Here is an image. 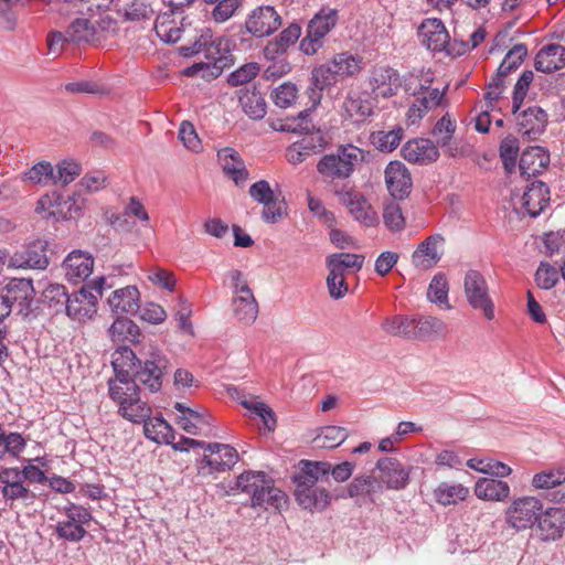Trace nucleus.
Segmentation results:
<instances>
[{
    "instance_id": "52",
    "label": "nucleus",
    "mask_w": 565,
    "mask_h": 565,
    "mask_svg": "<svg viewBox=\"0 0 565 565\" xmlns=\"http://www.w3.org/2000/svg\"><path fill=\"white\" fill-rule=\"evenodd\" d=\"M212 4L211 19L216 23H224L235 15L242 7V0H203Z\"/></svg>"
},
{
    "instance_id": "9",
    "label": "nucleus",
    "mask_w": 565,
    "mask_h": 565,
    "mask_svg": "<svg viewBox=\"0 0 565 565\" xmlns=\"http://www.w3.org/2000/svg\"><path fill=\"white\" fill-rule=\"evenodd\" d=\"M463 291L472 309L481 311L487 320L494 319V302L490 297L488 282L479 270L469 269L466 273Z\"/></svg>"
},
{
    "instance_id": "44",
    "label": "nucleus",
    "mask_w": 565,
    "mask_h": 565,
    "mask_svg": "<svg viewBox=\"0 0 565 565\" xmlns=\"http://www.w3.org/2000/svg\"><path fill=\"white\" fill-rule=\"evenodd\" d=\"M382 491V484L373 476H358L348 486V495L366 497L374 502V495Z\"/></svg>"
},
{
    "instance_id": "40",
    "label": "nucleus",
    "mask_w": 565,
    "mask_h": 565,
    "mask_svg": "<svg viewBox=\"0 0 565 565\" xmlns=\"http://www.w3.org/2000/svg\"><path fill=\"white\" fill-rule=\"evenodd\" d=\"M446 332L445 322L433 316L415 315L414 340L428 341Z\"/></svg>"
},
{
    "instance_id": "38",
    "label": "nucleus",
    "mask_w": 565,
    "mask_h": 565,
    "mask_svg": "<svg viewBox=\"0 0 565 565\" xmlns=\"http://www.w3.org/2000/svg\"><path fill=\"white\" fill-rule=\"evenodd\" d=\"M141 424H143L145 436L157 444L170 445L175 438L173 427L162 417L151 418L150 416Z\"/></svg>"
},
{
    "instance_id": "49",
    "label": "nucleus",
    "mask_w": 565,
    "mask_h": 565,
    "mask_svg": "<svg viewBox=\"0 0 565 565\" xmlns=\"http://www.w3.org/2000/svg\"><path fill=\"white\" fill-rule=\"evenodd\" d=\"M343 108L354 122H363L373 115L371 103L360 96H348L343 103Z\"/></svg>"
},
{
    "instance_id": "61",
    "label": "nucleus",
    "mask_w": 565,
    "mask_h": 565,
    "mask_svg": "<svg viewBox=\"0 0 565 565\" xmlns=\"http://www.w3.org/2000/svg\"><path fill=\"white\" fill-rule=\"evenodd\" d=\"M448 290L449 286L446 275L444 273H437L428 286L427 298L429 301L437 305L445 303L448 300Z\"/></svg>"
},
{
    "instance_id": "51",
    "label": "nucleus",
    "mask_w": 565,
    "mask_h": 565,
    "mask_svg": "<svg viewBox=\"0 0 565 565\" xmlns=\"http://www.w3.org/2000/svg\"><path fill=\"white\" fill-rule=\"evenodd\" d=\"M170 13L158 14L154 21V31L164 43H175L181 39L182 29L170 21Z\"/></svg>"
},
{
    "instance_id": "12",
    "label": "nucleus",
    "mask_w": 565,
    "mask_h": 565,
    "mask_svg": "<svg viewBox=\"0 0 565 565\" xmlns=\"http://www.w3.org/2000/svg\"><path fill=\"white\" fill-rule=\"evenodd\" d=\"M96 28L88 18L75 19L65 32L53 31L49 35V49L51 52H57L63 43L73 44L89 43L95 39Z\"/></svg>"
},
{
    "instance_id": "29",
    "label": "nucleus",
    "mask_w": 565,
    "mask_h": 565,
    "mask_svg": "<svg viewBox=\"0 0 565 565\" xmlns=\"http://www.w3.org/2000/svg\"><path fill=\"white\" fill-rule=\"evenodd\" d=\"M65 277L70 282L78 284L84 281L93 271L94 258L90 254L82 250H73L63 262Z\"/></svg>"
},
{
    "instance_id": "23",
    "label": "nucleus",
    "mask_w": 565,
    "mask_h": 565,
    "mask_svg": "<svg viewBox=\"0 0 565 565\" xmlns=\"http://www.w3.org/2000/svg\"><path fill=\"white\" fill-rule=\"evenodd\" d=\"M326 145L327 141L321 134L307 135L286 149V159L290 164H300L310 157L321 152Z\"/></svg>"
},
{
    "instance_id": "47",
    "label": "nucleus",
    "mask_w": 565,
    "mask_h": 565,
    "mask_svg": "<svg viewBox=\"0 0 565 565\" xmlns=\"http://www.w3.org/2000/svg\"><path fill=\"white\" fill-rule=\"evenodd\" d=\"M330 62L340 79L355 76L362 70V58L349 52L335 54Z\"/></svg>"
},
{
    "instance_id": "42",
    "label": "nucleus",
    "mask_w": 565,
    "mask_h": 565,
    "mask_svg": "<svg viewBox=\"0 0 565 565\" xmlns=\"http://www.w3.org/2000/svg\"><path fill=\"white\" fill-rule=\"evenodd\" d=\"M381 327L386 333L393 337L414 340L415 315H396L387 317L383 320Z\"/></svg>"
},
{
    "instance_id": "27",
    "label": "nucleus",
    "mask_w": 565,
    "mask_h": 565,
    "mask_svg": "<svg viewBox=\"0 0 565 565\" xmlns=\"http://www.w3.org/2000/svg\"><path fill=\"white\" fill-rule=\"evenodd\" d=\"M174 408L180 413L175 419L177 424L188 434L200 435L211 426L213 418L205 408L192 409L180 402L174 404Z\"/></svg>"
},
{
    "instance_id": "16",
    "label": "nucleus",
    "mask_w": 565,
    "mask_h": 565,
    "mask_svg": "<svg viewBox=\"0 0 565 565\" xmlns=\"http://www.w3.org/2000/svg\"><path fill=\"white\" fill-rule=\"evenodd\" d=\"M281 25V17L273 6H259L246 17L245 29L255 38L271 35Z\"/></svg>"
},
{
    "instance_id": "63",
    "label": "nucleus",
    "mask_w": 565,
    "mask_h": 565,
    "mask_svg": "<svg viewBox=\"0 0 565 565\" xmlns=\"http://www.w3.org/2000/svg\"><path fill=\"white\" fill-rule=\"evenodd\" d=\"M559 280V271L547 262H541L536 273L535 282L541 289H552Z\"/></svg>"
},
{
    "instance_id": "45",
    "label": "nucleus",
    "mask_w": 565,
    "mask_h": 565,
    "mask_svg": "<svg viewBox=\"0 0 565 565\" xmlns=\"http://www.w3.org/2000/svg\"><path fill=\"white\" fill-rule=\"evenodd\" d=\"M108 335L115 343L134 342L139 335V328L132 320L119 317L109 327Z\"/></svg>"
},
{
    "instance_id": "41",
    "label": "nucleus",
    "mask_w": 565,
    "mask_h": 565,
    "mask_svg": "<svg viewBox=\"0 0 565 565\" xmlns=\"http://www.w3.org/2000/svg\"><path fill=\"white\" fill-rule=\"evenodd\" d=\"M239 104L244 113L253 120H259L266 115L265 98L255 87L252 90H239Z\"/></svg>"
},
{
    "instance_id": "20",
    "label": "nucleus",
    "mask_w": 565,
    "mask_h": 565,
    "mask_svg": "<svg viewBox=\"0 0 565 565\" xmlns=\"http://www.w3.org/2000/svg\"><path fill=\"white\" fill-rule=\"evenodd\" d=\"M381 481L387 489L402 490L409 483L411 467L404 466L394 457H383L376 462Z\"/></svg>"
},
{
    "instance_id": "8",
    "label": "nucleus",
    "mask_w": 565,
    "mask_h": 565,
    "mask_svg": "<svg viewBox=\"0 0 565 565\" xmlns=\"http://www.w3.org/2000/svg\"><path fill=\"white\" fill-rule=\"evenodd\" d=\"M338 10L321 8L308 22L306 35L300 41L299 49L306 55L316 54L323 45L326 35L338 23Z\"/></svg>"
},
{
    "instance_id": "21",
    "label": "nucleus",
    "mask_w": 565,
    "mask_h": 565,
    "mask_svg": "<svg viewBox=\"0 0 565 565\" xmlns=\"http://www.w3.org/2000/svg\"><path fill=\"white\" fill-rule=\"evenodd\" d=\"M369 85L375 97L395 96L402 85L398 72L390 66H377L371 72Z\"/></svg>"
},
{
    "instance_id": "59",
    "label": "nucleus",
    "mask_w": 565,
    "mask_h": 565,
    "mask_svg": "<svg viewBox=\"0 0 565 565\" xmlns=\"http://www.w3.org/2000/svg\"><path fill=\"white\" fill-rule=\"evenodd\" d=\"M349 434L345 428L340 426H326L321 429L316 440L320 447L323 448H335L340 446Z\"/></svg>"
},
{
    "instance_id": "31",
    "label": "nucleus",
    "mask_w": 565,
    "mask_h": 565,
    "mask_svg": "<svg viewBox=\"0 0 565 565\" xmlns=\"http://www.w3.org/2000/svg\"><path fill=\"white\" fill-rule=\"evenodd\" d=\"M537 530L543 541H555L562 537L565 530V510L548 508L537 518Z\"/></svg>"
},
{
    "instance_id": "1",
    "label": "nucleus",
    "mask_w": 565,
    "mask_h": 565,
    "mask_svg": "<svg viewBox=\"0 0 565 565\" xmlns=\"http://www.w3.org/2000/svg\"><path fill=\"white\" fill-rule=\"evenodd\" d=\"M180 54L191 57L204 53L206 62L195 63L184 70V75H200L206 81L217 78L225 68L233 64L230 41L223 36H214L210 29L202 30L200 36L191 45H182Z\"/></svg>"
},
{
    "instance_id": "18",
    "label": "nucleus",
    "mask_w": 565,
    "mask_h": 565,
    "mask_svg": "<svg viewBox=\"0 0 565 565\" xmlns=\"http://www.w3.org/2000/svg\"><path fill=\"white\" fill-rule=\"evenodd\" d=\"M445 243L444 235L439 233L426 237L412 254L413 266L419 270L434 268L444 255Z\"/></svg>"
},
{
    "instance_id": "7",
    "label": "nucleus",
    "mask_w": 565,
    "mask_h": 565,
    "mask_svg": "<svg viewBox=\"0 0 565 565\" xmlns=\"http://www.w3.org/2000/svg\"><path fill=\"white\" fill-rule=\"evenodd\" d=\"M204 451L196 460L198 475L204 478L228 471L238 461L237 450L227 444L207 443Z\"/></svg>"
},
{
    "instance_id": "6",
    "label": "nucleus",
    "mask_w": 565,
    "mask_h": 565,
    "mask_svg": "<svg viewBox=\"0 0 565 565\" xmlns=\"http://www.w3.org/2000/svg\"><path fill=\"white\" fill-rule=\"evenodd\" d=\"M363 159V151L353 146H340L335 152L324 154L317 163V171L326 180H344L352 175L355 164Z\"/></svg>"
},
{
    "instance_id": "58",
    "label": "nucleus",
    "mask_w": 565,
    "mask_h": 565,
    "mask_svg": "<svg viewBox=\"0 0 565 565\" xmlns=\"http://www.w3.org/2000/svg\"><path fill=\"white\" fill-rule=\"evenodd\" d=\"M2 495L7 501H10V508L13 507L15 501H23L25 504H32L35 500V494L23 484L12 482L10 484L2 486Z\"/></svg>"
},
{
    "instance_id": "37",
    "label": "nucleus",
    "mask_w": 565,
    "mask_h": 565,
    "mask_svg": "<svg viewBox=\"0 0 565 565\" xmlns=\"http://www.w3.org/2000/svg\"><path fill=\"white\" fill-rule=\"evenodd\" d=\"M535 68L539 72L552 73L565 66V47L561 44H547L535 57Z\"/></svg>"
},
{
    "instance_id": "25",
    "label": "nucleus",
    "mask_w": 565,
    "mask_h": 565,
    "mask_svg": "<svg viewBox=\"0 0 565 565\" xmlns=\"http://www.w3.org/2000/svg\"><path fill=\"white\" fill-rule=\"evenodd\" d=\"M402 157L409 163L430 164L439 158L437 146L429 139L416 138L408 140L401 150Z\"/></svg>"
},
{
    "instance_id": "13",
    "label": "nucleus",
    "mask_w": 565,
    "mask_h": 565,
    "mask_svg": "<svg viewBox=\"0 0 565 565\" xmlns=\"http://www.w3.org/2000/svg\"><path fill=\"white\" fill-rule=\"evenodd\" d=\"M447 88L448 86H446L444 90H439L438 88L430 89L428 85L419 83L412 90L411 84H407L405 92L415 96V100L409 106L406 114L408 122L411 125L416 124L427 111L439 106Z\"/></svg>"
},
{
    "instance_id": "46",
    "label": "nucleus",
    "mask_w": 565,
    "mask_h": 565,
    "mask_svg": "<svg viewBox=\"0 0 565 565\" xmlns=\"http://www.w3.org/2000/svg\"><path fill=\"white\" fill-rule=\"evenodd\" d=\"M404 136L402 127H395L390 131L379 130L370 135V142L381 152H392L395 150Z\"/></svg>"
},
{
    "instance_id": "3",
    "label": "nucleus",
    "mask_w": 565,
    "mask_h": 565,
    "mask_svg": "<svg viewBox=\"0 0 565 565\" xmlns=\"http://www.w3.org/2000/svg\"><path fill=\"white\" fill-rule=\"evenodd\" d=\"M300 465V471L292 477L297 503L305 510H326L331 495L324 487L319 486V482L328 480L326 466H312L310 460H301Z\"/></svg>"
},
{
    "instance_id": "62",
    "label": "nucleus",
    "mask_w": 565,
    "mask_h": 565,
    "mask_svg": "<svg viewBox=\"0 0 565 565\" xmlns=\"http://www.w3.org/2000/svg\"><path fill=\"white\" fill-rule=\"evenodd\" d=\"M82 172V167L74 160H63L56 164L54 170V184L66 185L75 180Z\"/></svg>"
},
{
    "instance_id": "11",
    "label": "nucleus",
    "mask_w": 565,
    "mask_h": 565,
    "mask_svg": "<svg viewBox=\"0 0 565 565\" xmlns=\"http://www.w3.org/2000/svg\"><path fill=\"white\" fill-rule=\"evenodd\" d=\"M511 201L518 213L536 217L550 202V189L544 182L534 180L525 186L521 196L513 194Z\"/></svg>"
},
{
    "instance_id": "64",
    "label": "nucleus",
    "mask_w": 565,
    "mask_h": 565,
    "mask_svg": "<svg viewBox=\"0 0 565 565\" xmlns=\"http://www.w3.org/2000/svg\"><path fill=\"white\" fill-rule=\"evenodd\" d=\"M24 180L34 184H47L50 181L54 183V168L50 162H39L24 173Z\"/></svg>"
},
{
    "instance_id": "5",
    "label": "nucleus",
    "mask_w": 565,
    "mask_h": 565,
    "mask_svg": "<svg viewBox=\"0 0 565 565\" xmlns=\"http://www.w3.org/2000/svg\"><path fill=\"white\" fill-rule=\"evenodd\" d=\"M236 488L250 497V507L280 511L288 503L284 491L263 471H245L236 479Z\"/></svg>"
},
{
    "instance_id": "15",
    "label": "nucleus",
    "mask_w": 565,
    "mask_h": 565,
    "mask_svg": "<svg viewBox=\"0 0 565 565\" xmlns=\"http://www.w3.org/2000/svg\"><path fill=\"white\" fill-rule=\"evenodd\" d=\"M334 193L356 222L367 227L379 224L377 213L362 193L352 189L337 190Z\"/></svg>"
},
{
    "instance_id": "33",
    "label": "nucleus",
    "mask_w": 565,
    "mask_h": 565,
    "mask_svg": "<svg viewBox=\"0 0 565 565\" xmlns=\"http://www.w3.org/2000/svg\"><path fill=\"white\" fill-rule=\"evenodd\" d=\"M550 163V153L542 147L532 146L525 148L520 157L519 169L521 175L526 178L542 173Z\"/></svg>"
},
{
    "instance_id": "48",
    "label": "nucleus",
    "mask_w": 565,
    "mask_h": 565,
    "mask_svg": "<svg viewBox=\"0 0 565 565\" xmlns=\"http://www.w3.org/2000/svg\"><path fill=\"white\" fill-rule=\"evenodd\" d=\"M117 12L125 21L129 22H146L151 20L154 14L150 3L143 0H131Z\"/></svg>"
},
{
    "instance_id": "10",
    "label": "nucleus",
    "mask_w": 565,
    "mask_h": 565,
    "mask_svg": "<svg viewBox=\"0 0 565 565\" xmlns=\"http://www.w3.org/2000/svg\"><path fill=\"white\" fill-rule=\"evenodd\" d=\"M104 282V277H98L93 281L96 295L87 290V285L71 294L65 315L79 322L92 319L97 312V297L102 296Z\"/></svg>"
},
{
    "instance_id": "50",
    "label": "nucleus",
    "mask_w": 565,
    "mask_h": 565,
    "mask_svg": "<svg viewBox=\"0 0 565 565\" xmlns=\"http://www.w3.org/2000/svg\"><path fill=\"white\" fill-rule=\"evenodd\" d=\"M469 494L468 488L462 484L440 483L435 490L436 501L443 505L457 504Z\"/></svg>"
},
{
    "instance_id": "56",
    "label": "nucleus",
    "mask_w": 565,
    "mask_h": 565,
    "mask_svg": "<svg viewBox=\"0 0 565 565\" xmlns=\"http://www.w3.org/2000/svg\"><path fill=\"white\" fill-rule=\"evenodd\" d=\"M301 35V26L298 23H291L285 28L279 35L268 44L275 53H284L295 44Z\"/></svg>"
},
{
    "instance_id": "39",
    "label": "nucleus",
    "mask_w": 565,
    "mask_h": 565,
    "mask_svg": "<svg viewBox=\"0 0 565 565\" xmlns=\"http://www.w3.org/2000/svg\"><path fill=\"white\" fill-rule=\"evenodd\" d=\"M475 493L482 500L503 501L510 494V487L502 480L482 478L476 482Z\"/></svg>"
},
{
    "instance_id": "34",
    "label": "nucleus",
    "mask_w": 565,
    "mask_h": 565,
    "mask_svg": "<svg viewBox=\"0 0 565 565\" xmlns=\"http://www.w3.org/2000/svg\"><path fill=\"white\" fill-rule=\"evenodd\" d=\"M232 306L236 320L243 324L254 323L258 316V303L248 286L241 288V295L233 298Z\"/></svg>"
},
{
    "instance_id": "17",
    "label": "nucleus",
    "mask_w": 565,
    "mask_h": 565,
    "mask_svg": "<svg viewBox=\"0 0 565 565\" xmlns=\"http://www.w3.org/2000/svg\"><path fill=\"white\" fill-rule=\"evenodd\" d=\"M46 241L38 239L15 252L9 258V267L43 270L50 264Z\"/></svg>"
},
{
    "instance_id": "35",
    "label": "nucleus",
    "mask_w": 565,
    "mask_h": 565,
    "mask_svg": "<svg viewBox=\"0 0 565 565\" xmlns=\"http://www.w3.org/2000/svg\"><path fill=\"white\" fill-rule=\"evenodd\" d=\"M139 296L140 294L137 287L127 286L113 291L111 296L108 298V303L111 311L116 315H135L140 308Z\"/></svg>"
},
{
    "instance_id": "32",
    "label": "nucleus",
    "mask_w": 565,
    "mask_h": 565,
    "mask_svg": "<svg viewBox=\"0 0 565 565\" xmlns=\"http://www.w3.org/2000/svg\"><path fill=\"white\" fill-rule=\"evenodd\" d=\"M519 131L530 140L545 131L547 114L539 106H531L516 115Z\"/></svg>"
},
{
    "instance_id": "43",
    "label": "nucleus",
    "mask_w": 565,
    "mask_h": 565,
    "mask_svg": "<svg viewBox=\"0 0 565 565\" xmlns=\"http://www.w3.org/2000/svg\"><path fill=\"white\" fill-rule=\"evenodd\" d=\"M70 295L61 284H50L42 292L43 303L54 313H65Z\"/></svg>"
},
{
    "instance_id": "14",
    "label": "nucleus",
    "mask_w": 565,
    "mask_h": 565,
    "mask_svg": "<svg viewBox=\"0 0 565 565\" xmlns=\"http://www.w3.org/2000/svg\"><path fill=\"white\" fill-rule=\"evenodd\" d=\"M543 510L542 502L534 497L514 500L505 512L507 523L516 531L531 527Z\"/></svg>"
},
{
    "instance_id": "57",
    "label": "nucleus",
    "mask_w": 565,
    "mask_h": 565,
    "mask_svg": "<svg viewBox=\"0 0 565 565\" xmlns=\"http://www.w3.org/2000/svg\"><path fill=\"white\" fill-rule=\"evenodd\" d=\"M383 222L394 233L402 232L405 228V217L402 213V207L395 200L384 204Z\"/></svg>"
},
{
    "instance_id": "28",
    "label": "nucleus",
    "mask_w": 565,
    "mask_h": 565,
    "mask_svg": "<svg viewBox=\"0 0 565 565\" xmlns=\"http://www.w3.org/2000/svg\"><path fill=\"white\" fill-rule=\"evenodd\" d=\"M331 62L315 67L311 72V85L307 89L308 97L312 106L320 104L322 92L334 85L339 79L337 70L332 67Z\"/></svg>"
},
{
    "instance_id": "4",
    "label": "nucleus",
    "mask_w": 565,
    "mask_h": 565,
    "mask_svg": "<svg viewBox=\"0 0 565 565\" xmlns=\"http://www.w3.org/2000/svg\"><path fill=\"white\" fill-rule=\"evenodd\" d=\"M108 394L118 406V415L134 424H141L151 414V407L140 396V387L127 372L118 371L108 380Z\"/></svg>"
},
{
    "instance_id": "36",
    "label": "nucleus",
    "mask_w": 565,
    "mask_h": 565,
    "mask_svg": "<svg viewBox=\"0 0 565 565\" xmlns=\"http://www.w3.org/2000/svg\"><path fill=\"white\" fill-rule=\"evenodd\" d=\"M364 263V256L352 253H335L327 257L326 265L332 279L359 271Z\"/></svg>"
},
{
    "instance_id": "30",
    "label": "nucleus",
    "mask_w": 565,
    "mask_h": 565,
    "mask_svg": "<svg viewBox=\"0 0 565 565\" xmlns=\"http://www.w3.org/2000/svg\"><path fill=\"white\" fill-rule=\"evenodd\" d=\"M217 161L226 177L236 185H243L248 179V171L241 154L231 147L217 151Z\"/></svg>"
},
{
    "instance_id": "26",
    "label": "nucleus",
    "mask_w": 565,
    "mask_h": 565,
    "mask_svg": "<svg viewBox=\"0 0 565 565\" xmlns=\"http://www.w3.org/2000/svg\"><path fill=\"white\" fill-rule=\"evenodd\" d=\"M34 295V288L31 279L12 278L3 288V299L11 308H18L19 312L29 309Z\"/></svg>"
},
{
    "instance_id": "60",
    "label": "nucleus",
    "mask_w": 565,
    "mask_h": 565,
    "mask_svg": "<svg viewBox=\"0 0 565 565\" xmlns=\"http://www.w3.org/2000/svg\"><path fill=\"white\" fill-rule=\"evenodd\" d=\"M527 55V47L525 44H515L504 56L503 61L498 67L500 75H508L512 71L516 70L525 56Z\"/></svg>"
},
{
    "instance_id": "2",
    "label": "nucleus",
    "mask_w": 565,
    "mask_h": 565,
    "mask_svg": "<svg viewBox=\"0 0 565 565\" xmlns=\"http://www.w3.org/2000/svg\"><path fill=\"white\" fill-rule=\"evenodd\" d=\"M111 365L115 373L127 372L135 382H141L153 393L161 390L162 379L171 367L168 356L160 350H152L148 358L141 361L128 347L116 352Z\"/></svg>"
},
{
    "instance_id": "53",
    "label": "nucleus",
    "mask_w": 565,
    "mask_h": 565,
    "mask_svg": "<svg viewBox=\"0 0 565 565\" xmlns=\"http://www.w3.org/2000/svg\"><path fill=\"white\" fill-rule=\"evenodd\" d=\"M467 466L479 472L491 475L498 478L508 477L512 472V469L508 465L495 459H469Z\"/></svg>"
},
{
    "instance_id": "55",
    "label": "nucleus",
    "mask_w": 565,
    "mask_h": 565,
    "mask_svg": "<svg viewBox=\"0 0 565 565\" xmlns=\"http://www.w3.org/2000/svg\"><path fill=\"white\" fill-rule=\"evenodd\" d=\"M565 482V467L544 470L535 473L532 478V486L536 489H552Z\"/></svg>"
},
{
    "instance_id": "22",
    "label": "nucleus",
    "mask_w": 565,
    "mask_h": 565,
    "mask_svg": "<svg viewBox=\"0 0 565 565\" xmlns=\"http://www.w3.org/2000/svg\"><path fill=\"white\" fill-rule=\"evenodd\" d=\"M385 183L394 200H403L408 196L413 185L411 173L401 161H391L386 166Z\"/></svg>"
},
{
    "instance_id": "24",
    "label": "nucleus",
    "mask_w": 565,
    "mask_h": 565,
    "mask_svg": "<svg viewBox=\"0 0 565 565\" xmlns=\"http://www.w3.org/2000/svg\"><path fill=\"white\" fill-rule=\"evenodd\" d=\"M420 43L433 52H441L449 43L448 31L439 19H426L418 28Z\"/></svg>"
},
{
    "instance_id": "19",
    "label": "nucleus",
    "mask_w": 565,
    "mask_h": 565,
    "mask_svg": "<svg viewBox=\"0 0 565 565\" xmlns=\"http://www.w3.org/2000/svg\"><path fill=\"white\" fill-rule=\"evenodd\" d=\"M81 205L74 200V198H68V200H63V196L57 192H53L51 194L42 195L38 203L35 211L38 213H47L45 217H63V218H73L81 213Z\"/></svg>"
},
{
    "instance_id": "54",
    "label": "nucleus",
    "mask_w": 565,
    "mask_h": 565,
    "mask_svg": "<svg viewBox=\"0 0 565 565\" xmlns=\"http://www.w3.org/2000/svg\"><path fill=\"white\" fill-rule=\"evenodd\" d=\"M519 150V140L514 136L510 135L502 139L499 152L508 173H512L515 170Z\"/></svg>"
}]
</instances>
